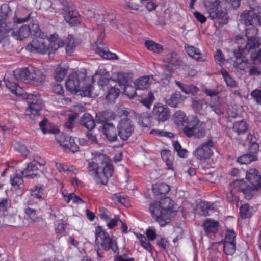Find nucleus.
I'll list each match as a JSON object with an SVG mask.
<instances>
[{"label": "nucleus", "instance_id": "nucleus-1", "mask_svg": "<svg viewBox=\"0 0 261 261\" xmlns=\"http://www.w3.org/2000/svg\"><path fill=\"white\" fill-rule=\"evenodd\" d=\"M240 17L246 26L250 27L246 29L247 42L244 47L239 46L233 52L236 58L234 66L239 70H245L250 67V63L245 59L244 55L255 49L260 44L257 37L258 29L254 25H261V13L258 14L254 10H245L241 14Z\"/></svg>", "mask_w": 261, "mask_h": 261}, {"label": "nucleus", "instance_id": "nucleus-2", "mask_svg": "<svg viewBox=\"0 0 261 261\" xmlns=\"http://www.w3.org/2000/svg\"><path fill=\"white\" fill-rule=\"evenodd\" d=\"M170 188L165 183L155 184L152 187V191L156 197L161 199L159 201H154L149 204V210L152 218L161 227L169 223L171 217L176 212L174 208L175 203L169 197L162 198L168 194Z\"/></svg>", "mask_w": 261, "mask_h": 261}, {"label": "nucleus", "instance_id": "nucleus-3", "mask_svg": "<svg viewBox=\"0 0 261 261\" xmlns=\"http://www.w3.org/2000/svg\"><path fill=\"white\" fill-rule=\"evenodd\" d=\"M246 178L251 186L243 180H234L233 185L238 190L242 191L245 199L249 200L261 188V175L258 170L251 168L246 172Z\"/></svg>", "mask_w": 261, "mask_h": 261}, {"label": "nucleus", "instance_id": "nucleus-4", "mask_svg": "<svg viewBox=\"0 0 261 261\" xmlns=\"http://www.w3.org/2000/svg\"><path fill=\"white\" fill-rule=\"evenodd\" d=\"M89 161L87 168L88 174L92 177L97 185H107L109 178L113 175L114 166L106 161L96 163V159Z\"/></svg>", "mask_w": 261, "mask_h": 261}, {"label": "nucleus", "instance_id": "nucleus-5", "mask_svg": "<svg viewBox=\"0 0 261 261\" xmlns=\"http://www.w3.org/2000/svg\"><path fill=\"white\" fill-rule=\"evenodd\" d=\"M86 74L84 72L76 71L70 74L65 83L68 91L72 94H76L82 97H91L93 86L91 84L85 83Z\"/></svg>", "mask_w": 261, "mask_h": 261}, {"label": "nucleus", "instance_id": "nucleus-6", "mask_svg": "<svg viewBox=\"0 0 261 261\" xmlns=\"http://www.w3.org/2000/svg\"><path fill=\"white\" fill-rule=\"evenodd\" d=\"M10 10L7 5H3L0 7V43L7 36V34L13 29L15 24H21L28 21L31 17L30 13L25 18H18L15 14L13 18V22H8L7 18Z\"/></svg>", "mask_w": 261, "mask_h": 261}, {"label": "nucleus", "instance_id": "nucleus-7", "mask_svg": "<svg viewBox=\"0 0 261 261\" xmlns=\"http://www.w3.org/2000/svg\"><path fill=\"white\" fill-rule=\"evenodd\" d=\"M182 132L189 138H202L206 134L205 123L195 115L189 116L186 125L182 128Z\"/></svg>", "mask_w": 261, "mask_h": 261}, {"label": "nucleus", "instance_id": "nucleus-8", "mask_svg": "<svg viewBox=\"0 0 261 261\" xmlns=\"http://www.w3.org/2000/svg\"><path fill=\"white\" fill-rule=\"evenodd\" d=\"M95 244L105 251L119 253V248L116 240L111 238L109 233L101 226L95 228Z\"/></svg>", "mask_w": 261, "mask_h": 261}, {"label": "nucleus", "instance_id": "nucleus-9", "mask_svg": "<svg viewBox=\"0 0 261 261\" xmlns=\"http://www.w3.org/2000/svg\"><path fill=\"white\" fill-rule=\"evenodd\" d=\"M204 6L212 19H219L227 21L228 14L220 9L219 0H204Z\"/></svg>", "mask_w": 261, "mask_h": 261}, {"label": "nucleus", "instance_id": "nucleus-10", "mask_svg": "<svg viewBox=\"0 0 261 261\" xmlns=\"http://www.w3.org/2000/svg\"><path fill=\"white\" fill-rule=\"evenodd\" d=\"M215 143L212 137H209L206 141L203 142L194 151V155L200 160L210 159L213 155L212 148H214Z\"/></svg>", "mask_w": 261, "mask_h": 261}, {"label": "nucleus", "instance_id": "nucleus-11", "mask_svg": "<svg viewBox=\"0 0 261 261\" xmlns=\"http://www.w3.org/2000/svg\"><path fill=\"white\" fill-rule=\"evenodd\" d=\"M210 107L218 115H221L226 112L229 116L235 118L238 113L236 110L231 111L230 107L224 102V99H211Z\"/></svg>", "mask_w": 261, "mask_h": 261}, {"label": "nucleus", "instance_id": "nucleus-12", "mask_svg": "<svg viewBox=\"0 0 261 261\" xmlns=\"http://www.w3.org/2000/svg\"><path fill=\"white\" fill-rule=\"evenodd\" d=\"M105 37L104 31L101 32L98 36L95 44L97 47L96 53L103 58L107 59H118V57L115 53L109 51L106 45L102 43V41Z\"/></svg>", "mask_w": 261, "mask_h": 261}, {"label": "nucleus", "instance_id": "nucleus-13", "mask_svg": "<svg viewBox=\"0 0 261 261\" xmlns=\"http://www.w3.org/2000/svg\"><path fill=\"white\" fill-rule=\"evenodd\" d=\"M28 107L25 110V115L34 120L40 114L43 106L42 99H27Z\"/></svg>", "mask_w": 261, "mask_h": 261}, {"label": "nucleus", "instance_id": "nucleus-14", "mask_svg": "<svg viewBox=\"0 0 261 261\" xmlns=\"http://www.w3.org/2000/svg\"><path fill=\"white\" fill-rule=\"evenodd\" d=\"M45 36L34 38L26 46L27 50L33 52L36 51L40 54H45L48 49V45L46 44L44 40Z\"/></svg>", "mask_w": 261, "mask_h": 261}, {"label": "nucleus", "instance_id": "nucleus-15", "mask_svg": "<svg viewBox=\"0 0 261 261\" xmlns=\"http://www.w3.org/2000/svg\"><path fill=\"white\" fill-rule=\"evenodd\" d=\"M133 131L134 126L130 119H122L117 125L118 135L124 141L127 140Z\"/></svg>", "mask_w": 261, "mask_h": 261}, {"label": "nucleus", "instance_id": "nucleus-16", "mask_svg": "<svg viewBox=\"0 0 261 261\" xmlns=\"http://www.w3.org/2000/svg\"><path fill=\"white\" fill-rule=\"evenodd\" d=\"M153 114L159 122H164L168 120L170 116L168 108L160 103L154 105Z\"/></svg>", "mask_w": 261, "mask_h": 261}, {"label": "nucleus", "instance_id": "nucleus-17", "mask_svg": "<svg viewBox=\"0 0 261 261\" xmlns=\"http://www.w3.org/2000/svg\"><path fill=\"white\" fill-rule=\"evenodd\" d=\"M164 65L171 69H176L179 67L181 59L175 52H170L166 54L163 59Z\"/></svg>", "mask_w": 261, "mask_h": 261}, {"label": "nucleus", "instance_id": "nucleus-18", "mask_svg": "<svg viewBox=\"0 0 261 261\" xmlns=\"http://www.w3.org/2000/svg\"><path fill=\"white\" fill-rule=\"evenodd\" d=\"M30 79V84L40 86L45 84L46 76L40 69L31 67Z\"/></svg>", "mask_w": 261, "mask_h": 261}, {"label": "nucleus", "instance_id": "nucleus-19", "mask_svg": "<svg viewBox=\"0 0 261 261\" xmlns=\"http://www.w3.org/2000/svg\"><path fill=\"white\" fill-rule=\"evenodd\" d=\"M60 145L66 149H69L71 152L74 153L79 151V148L75 144L73 138L70 136L61 135L58 140Z\"/></svg>", "mask_w": 261, "mask_h": 261}, {"label": "nucleus", "instance_id": "nucleus-20", "mask_svg": "<svg viewBox=\"0 0 261 261\" xmlns=\"http://www.w3.org/2000/svg\"><path fill=\"white\" fill-rule=\"evenodd\" d=\"M219 226L218 221L211 219L205 220L202 224L205 234L208 236H214L218 230Z\"/></svg>", "mask_w": 261, "mask_h": 261}, {"label": "nucleus", "instance_id": "nucleus-21", "mask_svg": "<svg viewBox=\"0 0 261 261\" xmlns=\"http://www.w3.org/2000/svg\"><path fill=\"white\" fill-rule=\"evenodd\" d=\"M31 74V67L29 68H22L14 71V76L18 81H22L26 83H30Z\"/></svg>", "mask_w": 261, "mask_h": 261}, {"label": "nucleus", "instance_id": "nucleus-22", "mask_svg": "<svg viewBox=\"0 0 261 261\" xmlns=\"http://www.w3.org/2000/svg\"><path fill=\"white\" fill-rule=\"evenodd\" d=\"M118 81L119 84H122L125 86L124 88V94L127 96L128 98H133L135 95H137V92L138 89L137 87L133 86L130 85H125V83H127V80L123 77L122 74L118 75Z\"/></svg>", "mask_w": 261, "mask_h": 261}, {"label": "nucleus", "instance_id": "nucleus-23", "mask_svg": "<svg viewBox=\"0 0 261 261\" xmlns=\"http://www.w3.org/2000/svg\"><path fill=\"white\" fill-rule=\"evenodd\" d=\"M189 116H187L182 111H176L173 115V120L175 124L178 127L184 128L187 124Z\"/></svg>", "mask_w": 261, "mask_h": 261}, {"label": "nucleus", "instance_id": "nucleus-24", "mask_svg": "<svg viewBox=\"0 0 261 261\" xmlns=\"http://www.w3.org/2000/svg\"><path fill=\"white\" fill-rule=\"evenodd\" d=\"M21 174L28 178H34L39 175V170L36 163H29L27 167L21 172Z\"/></svg>", "mask_w": 261, "mask_h": 261}, {"label": "nucleus", "instance_id": "nucleus-25", "mask_svg": "<svg viewBox=\"0 0 261 261\" xmlns=\"http://www.w3.org/2000/svg\"><path fill=\"white\" fill-rule=\"evenodd\" d=\"M103 133L109 141L114 142L117 140V134L113 124L111 123L105 124L103 126Z\"/></svg>", "mask_w": 261, "mask_h": 261}, {"label": "nucleus", "instance_id": "nucleus-26", "mask_svg": "<svg viewBox=\"0 0 261 261\" xmlns=\"http://www.w3.org/2000/svg\"><path fill=\"white\" fill-rule=\"evenodd\" d=\"M162 160L166 165V168L167 170H174V156L172 151L168 150H163L161 152Z\"/></svg>", "mask_w": 261, "mask_h": 261}, {"label": "nucleus", "instance_id": "nucleus-27", "mask_svg": "<svg viewBox=\"0 0 261 261\" xmlns=\"http://www.w3.org/2000/svg\"><path fill=\"white\" fill-rule=\"evenodd\" d=\"M247 140L250 144L249 153L251 155H256L257 156L259 146L256 142L257 138L254 134L249 133L247 136Z\"/></svg>", "mask_w": 261, "mask_h": 261}, {"label": "nucleus", "instance_id": "nucleus-28", "mask_svg": "<svg viewBox=\"0 0 261 261\" xmlns=\"http://www.w3.org/2000/svg\"><path fill=\"white\" fill-rule=\"evenodd\" d=\"M65 20L72 25L79 23V12L77 10L72 8H68V12L64 14Z\"/></svg>", "mask_w": 261, "mask_h": 261}, {"label": "nucleus", "instance_id": "nucleus-29", "mask_svg": "<svg viewBox=\"0 0 261 261\" xmlns=\"http://www.w3.org/2000/svg\"><path fill=\"white\" fill-rule=\"evenodd\" d=\"M30 34V29L29 26L27 25H22L18 30H13L12 36H14L17 40H22L29 37Z\"/></svg>", "mask_w": 261, "mask_h": 261}, {"label": "nucleus", "instance_id": "nucleus-30", "mask_svg": "<svg viewBox=\"0 0 261 261\" xmlns=\"http://www.w3.org/2000/svg\"><path fill=\"white\" fill-rule=\"evenodd\" d=\"M175 83L176 85L180 89L181 91L187 94H191L193 96H194L199 91V88L193 84H183L179 81H176Z\"/></svg>", "mask_w": 261, "mask_h": 261}, {"label": "nucleus", "instance_id": "nucleus-31", "mask_svg": "<svg viewBox=\"0 0 261 261\" xmlns=\"http://www.w3.org/2000/svg\"><path fill=\"white\" fill-rule=\"evenodd\" d=\"M185 48L187 54L192 58L199 61L205 60L204 56L199 49L188 44H185Z\"/></svg>", "mask_w": 261, "mask_h": 261}, {"label": "nucleus", "instance_id": "nucleus-32", "mask_svg": "<svg viewBox=\"0 0 261 261\" xmlns=\"http://www.w3.org/2000/svg\"><path fill=\"white\" fill-rule=\"evenodd\" d=\"M10 182L14 189L21 190L24 187L22 176L17 173H14L10 176Z\"/></svg>", "mask_w": 261, "mask_h": 261}, {"label": "nucleus", "instance_id": "nucleus-33", "mask_svg": "<svg viewBox=\"0 0 261 261\" xmlns=\"http://www.w3.org/2000/svg\"><path fill=\"white\" fill-rule=\"evenodd\" d=\"M80 123L88 130H92L95 126V121L92 115L89 113H85L83 115Z\"/></svg>", "mask_w": 261, "mask_h": 261}, {"label": "nucleus", "instance_id": "nucleus-34", "mask_svg": "<svg viewBox=\"0 0 261 261\" xmlns=\"http://www.w3.org/2000/svg\"><path fill=\"white\" fill-rule=\"evenodd\" d=\"M198 208L200 210L199 214L201 216H207L210 215V211L214 210V204L206 201H201L198 204Z\"/></svg>", "mask_w": 261, "mask_h": 261}, {"label": "nucleus", "instance_id": "nucleus-35", "mask_svg": "<svg viewBox=\"0 0 261 261\" xmlns=\"http://www.w3.org/2000/svg\"><path fill=\"white\" fill-rule=\"evenodd\" d=\"M30 191L31 196L34 198L43 200L46 197L43 186L41 184L35 186L33 188L30 189Z\"/></svg>", "mask_w": 261, "mask_h": 261}, {"label": "nucleus", "instance_id": "nucleus-36", "mask_svg": "<svg viewBox=\"0 0 261 261\" xmlns=\"http://www.w3.org/2000/svg\"><path fill=\"white\" fill-rule=\"evenodd\" d=\"M144 45L146 48L154 53L160 54L163 50V46L151 40L145 41Z\"/></svg>", "mask_w": 261, "mask_h": 261}, {"label": "nucleus", "instance_id": "nucleus-37", "mask_svg": "<svg viewBox=\"0 0 261 261\" xmlns=\"http://www.w3.org/2000/svg\"><path fill=\"white\" fill-rule=\"evenodd\" d=\"M248 126L247 123L244 120L235 121L233 125L232 130L238 136H240L247 132Z\"/></svg>", "mask_w": 261, "mask_h": 261}, {"label": "nucleus", "instance_id": "nucleus-38", "mask_svg": "<svg viewBox=\"0 0 261 261\" xmlns=\"http://www.w3.org/2000/svg\"><path fill=\"white\" fill-rule=\"evenodd\" d=\"M151 116L147 113H143L138 117V123L142 127H150L151 126Z\"/></svg>", "mask_w": 261, "mask_h": 261}, {"label": "nucleus", "instance_id": "nucleus-39", "mask_svg": "<svg viewBox=\"0 0 261 261\" xmlns=\"http://www.w3.org/2000/svg\"><path fill=\"white\" fill-rule=\"evenodd\" d=\"M6 86L8 89H9L11 92L14 94L16 96H22V98H25L24 95V90L19 86L16 83H12L9 81L6 82Z\"/></svg>", "mask_w": 261, "mask_h": 261}, {"label": "nucleus", "instance_id": "nucleus-40", "mask_svg": "<svg viewBox=\"0 0 261 261\" xmlns=\"http://www.w3.org/2000/svg\"><path fill=\"white\" fill-rule=\"evenodd\" d=\"M229 191L226 193V200L228 202L233 203L238 200V197L236 195L237 193H242L241 190H238L233 185V182L230 184Z\"/></svg>", "mask_w": 261, "mask_h": 261}, {"label": "nucleus", "instance_id": "nucleus-41", "mask_svg": "<svg viewBox=\"0 0 261 261\" xmlns=\"http://www.w3.org/2000/svg\"><path fill=\"white\" fill-rule=\"evenodd\" d=\"M134 84L137 89L139 90L148 88L150 85V77L149 76L141 77L136 80Z\"/></svg>", "mask_w": 261, "mask_h": 261}, {"label": "nucleus", "instance_id": "nucleus-42", "mask_svg": "<svg viewBox=\"0 0 261 261\" xmlns=\"http://www.w3.org/2000/svg\"><path fill=\"white\" fill-rule=\"evenodd\" d=\"M136 236L140 242L141 246L152 255L153 254L152 247L149 240H147L145 236L141 233H137Z\"/></svg>", "mask_w": 261, "mask_h": 261}, {"label": "nucleus", "instance_id": "nucleus-43", "mask_svg": "<svg viewBox=\"0 0 261 261\" xmlns=\"http://www.w3.org/2000/svg\"><path fill=\"white\" fill-rule=\"evenodd\" d=\"M62 195L64 200L67 203H69L70 201H72L74 203L76 204L84 203V201L74 193H71L69 194L67 193V194H65L64 192H62Z\"/></svg>", "mask_w": 261, "mask_h": 261}, {"label": "nucleus", "instance_id": "nucleus-44", "mask_svg": "<svg viewBox=\"0 0 261 261\" xmlns=\"http://www.w3.org/2000/svg\"><path fill=\"white\" fill-rule=\"evenodd\" d=\"M257 155L255 154L251 155L248 153L238 157L237 161L240 164H248L252 161L257 160Z\"/></svg>", "mask_w": 261, "mask_h": 261}, {"label": "nucleus", "instance_id": "nucleus-45", "mask_svg": "<svg viewBox=\"0 0 261 261\" xmlns=\"http://www.w3.org/2000/svg\"><path fill=\"white\" fill-rule=\"evenodd\" d=\"M204 99H198L193 100L192 106L196 113H201L200 111L204 107H207V103L204 102Z\"/></svg>", "mask_w": 261, "mask_h": 261}, {"label": "nucleus", "instance_id": "nucleus-46", "mask_svg": "<svg viewBox=\"0 0 261 261\" xmlns=\"http://www.w3.org/2000/svg\"><path fill=\"white\" fill-rule=\"evenodd\" d=\"M30 29V34L35 38L40 36H45V34L42 32L39 26L37 23H31L29 25Z\"/></svg>", "mask_w": 261, "mask_h": 261}, {"label": "nucleus", "instance_id": "nucleus-47", "mask_svg": "<svg viewBox=\"0 0 261 261\" xmlns=\"http://www.w3.org/2000/svg\"><path fill=\"white\" fill-rule=\"evenodd\" d=\"M236 243L223 242V251L227 255H232L236 251Z\"/></svg>", "mask_w": 261, "mask_h": 261}, {"label": "nucleus", "instance_id": "nucleus-48", "mask_svg": "<svg viewBox=\"0 0 261 261\" xmlns=\"http://www.w3.org/2000/svg\"><path fill=\"white\" fill-rule=\"evenodd\" d=\"M67 70L65 68H61L58 66L54 72V77L57 81H61L65 77L67 74Z\"/></svg>", "mask_w": 261, "mask_h": 261}, {"label": "nucleus", "instance_id": "nucleus-49", "mask_svg": "<svg viewBox=\"0 0 261 261\" xmlns=\"http://www.w3.org/2000/svg\"><path fill=\"white\" fill-rule=\"evenodd\" d=\"M56 169L60 172H73L74 171V170L75 169V167L73 166H71V165H69L67 164L61 163H58V162H56Z\"/></svg>", "mask_w": 261, "mask_h": 261}, {"label": "nucleus", "instance_id": "nucleus-50", "mask_svg": "<svg viewBox=\"0 0 261 261\" xmlns=\"http://www.w3.org/2000/svg\"><path fill=\"white\" fill-rule=\"evenodd\" d=\"M249 209L250 206L248 203L243 204L240 207L239 213L241 218L246 219L251 217V214Z\"/></svg>", "mask_w": 261, "mask_h": 261}, {"label": "nucleus", "instance_id": "nucleus-51", "mask_svg": "<svg viewBox=\"0 0 261 261\" xmlns=\"http://www.w3.org/2000/svg\"><path fill=\"white\" fill-rule=\"evenodd\" d=\"M106 222H107V226L108 228L109 229H112L117 225L119 222H122V221L120 219L119 215H115L114 218L111 219L110 217L109 220L106 221Z\"/></svg>", "mask_w": 261, "mask_h": 261}, {"label": "nucleus", "instance_id": "nucleus-52", "mask_svg": "<svg viewBox=\"0 0 261 261\" xmlns=\"http://www.w3.org/2000/svg\"><path fill=\"white\" fill-rule=\"evenodd\" d=\"M15 148L22 155L27 156L29 153V151L26 146L20 142H17L15 143Z\"/></svg>", "mask_w": 261, "mask_h": 261}, {"label": "nucleus", "instance_id": "nucleus-53", "mask_svg": "<svg viewBox=\"0 0 261 261\" xmlns=\"http://www.w3.org/2000/svg\"><path fill=\"white\" fill-rule=\"evenodd\" d=\"M165 102L173 108H177L183 105L184 99H165Z\"/></svg>", "mask_w": 261, "mask_h": 261}, {"label": "nucleus", "instance_id": "nucleus-54", "mask_svg": "<svg viewBox=\"0 0 261 261\" xmlns=\"http://www.w3.org/2000/svg\"><path fill=\"white\" fill-rule=\"evenodd\" d=\"M120 89L115 87H112L108 90L107 95L105 98H118L120 94Z\"/></svg>", "mask_w": 261, "mask_h": 261}, {"label": "nucleus", "instance_id": "nucleus-55", "mask_svg": "<svg viewBox=\"0 0 261 261\" xmlns=\"http://www.w3.org/2000/svg\"><path fill=\"white\" fill-rule=\"evenodd\" d=\"M47 122V119H44L42 121H41L39 123V126L40 127V129L42 130L43 133H51V134H55L59 132V130L58 129H56V130H52L51 129H48L45 128V126L46 125V123Z\"/></svg>", "mask_w": 261, "mask_h": 261}, {"label": "nucleus", "instance_id": "nucleus-56", "mask_svg": "<svg viewBox=\"0 0 261 261\" xmlns=\"http://www.w3.org/2000/svg\"><path fill=\"white\" fill-rule=\"evenodd\" d=\"M214 59L217 64L221 65L223 64L225 60L224 56L220 49H217Z\"/></svg>", "mask_w": 261, "mask_h": 261}, {"label": "nucleus", "instance_id": "nucleus-57", "mask_svg": "<svg viewBox=\"0 0 261 261\" xmlns=\"http://www.w3.org/2000/svg\"><path fill=\"white\" fill-rule=\"evenodd\" d=\"M236 233L233 230H228L226 232L223 242H235Z\"/></svg>", "mask_w": 261, "mask_h": 261}, {"label": "nucleus", "instance_id": "nucleus-58", "mask_svg": "<svg viewBox=\"0 0 261 261\" xmlns=\"http://www.w3.org/2000/svg\"><path fill=\"white\" fill-rule=\"evenodd\" d=\"M150 133L162 137H167L169 138H171L174 136L173 133L164 130L152 129Z\"/></svg>", "mask_w": 261, "mask_h": 261}, {"label": "nucleus", "instance_id": "nucleus-59", "mask_svg": "<svg viewBox=\"0 0 261 261\" xmlns=\"http://www.w3.org/2000/svg\"><path fill=\"white\" fill-rule=\"evenodd\" d=\"M25 214L33 221H36L38 217L36 214V211L31 208L27 207L24 210Z\"/></svg>", "mask_w": 261, "mask_h": 261}, {"label": "nucleus", "instance_id": "nucleus-60", "mask_svg": "<svg viewBox=\"0 0 261 261\" xmlns=\"http://www.w3.org/2000/svg\"><path fill=\"white\" fill-rule=\"evenodd\" d=\"M99 216L101 220L105 221H108L110 217V212L107 209L104 207H100L99 208Z\"/></svg>", "mask_w": 261, "mask_h": 261}, {"label": "nucleus", "instance_id": "nucleus-61", "mask_svg": "<svg viewBox=\"0 0 261 261\" xmlns=\"http://www.w3.org/2000/svg\"><path fill=\"white\" fill-rule=\"evenodd\" d=\"M107 114L106 112H100L96 114V121L98 123H101L104 125L105 124L107 123V119L106 117Z\"/></svg>", "mask_w": 261, "mask_h": 261}, {"label": "nucleus", "instance_id": "nucleus-62", "mask_svg": "<svg viewBox=\"0 0 261 261\" xmlns=\"http://www.w3.org/2000/svg\"><path fill=\"white\" fill-rule=\"evenodd\" d=\"M53 91L59 95L62 96L64 95V90L62 85L61 84L54 85L52 88Z\"/></svg>", "mask_w": 261, "mask_h": 261}, {"label": "nucleus", "instance_id": "nucleus-63", "mask_svg": "<svg viewBox=\"0 0 261 261\" xmlns=\"http://www.w3.org/2000/svg\"><path fill=\"white\" fill-rule=\"evenodd\" d=\"M146 238L149 241H154L156 238V233L152 229H148L146 230Z\"/></svg>", "mask_w": 261, "mask_h": 261}, {"label": "nucleus", "instance_id": "nucleus-64", "mask_svg": "<svg viewBox=\"0 0 261 261\" xmlns=\"http://www.w3.org/2000/svg\"><path fill=\"white\" fill-rule=\"evenodd\" d=\"M65 229V224L62 221L58 222L55 228L56 232L58 234L63 233Z\"/></svg>", "mask_w": 261, "mask_h": 261}]
</instances>
